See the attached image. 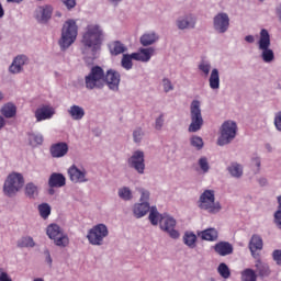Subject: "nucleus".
Instances as JSON below:
<instances>
[{
  "label": "nucleus",
  "instance_id": "obj_2",
  "mask_svg": "<svg viewBox=\"0 0 281 281\" xmlns=\"http://www.w3.org/2000/svg\"><path fill=\"white\" fill-rule=\"evenodd\" d=\"M78 38V24L76 20H67L61 27V35L58 45L61 52H67Z\"/></svg>",
  "mask_w": 281,
  "mask_h": 281
},
{
  "label": "nucleus",
  "instance_id": "obj_39",
  "mask_svg": "<svg viewBox=\"0 0 281 281\" xmlns=\"http://www.w3.org/2000/svg\"><path fill=\"white\" fill-rule=\"evenodd\" d=\"M18 247L23 248H33L36 247V243H34V238L32 236H24L18 240Z\"/></svg>",
  "mask_w": 281,
  "mask_h": 281
},
{
  "label": "nucleus",
  "instance_id": "obj_45",
  "mask_svg": "<svg viewBox=\"0 0 281 281\" xmlns=\"http://www.w3.org/2000/svg\"><path fill=\"white\" fill-rule=\"evenodd\" d=\"M40 212V216H42L45 220L49 218V214H52V206L47 203H42L37 207Z\"/></svg>",
  "mask_w": 281,
  "mask_h": 281
},
{
  "label": "nucleus",
  "instance_id": "obj_17",
  "mask_svg": "<svg viewBox=\"0 0 281 281\" xmlns=\"http://www.w3.org/2000/svg\"><path fill=\"white\" fill-rule=\"evenodd\" d=\"M36 122H45V120H52L56 115V109L52 105H41L35 110Z\"/></svg>",
  "mask_w": 281,
  "mask_h": 281
},
{
  "label": "nucleus",
  "instance_id": "obj_55",
  "mask_svg": "<svg viewBox=\"0 0 281 281\" xmlns=\"http://www.w3.org/2000/svg\"><path fill=\"white\" fill-rule=\"evenodd\" d=\"M274 126L277 131H281V111L278 112L274 116Z\"/></svg>",
  "mask_w": 281,
  "mask_h": 281
},
{
  "label": "nucleus",
  "instance_id": "obj_30",
  "mask_svg": "<svg viewBox=\"0 0 281 281\" xmlns=\"http://www.w3.org/2000/svg\"><path fill=\"white\" fill-rule=\"evenodd\" d=\"M110 54L112 56H120V54H125L128 52V47L124 45L121 41H114L109 44Z\"/></svg>",
  "mask_w": 281,
  "mask_h": 281
},
{
  "label": "nucleus",
  "instance_id": "obj_63",
  "mask_svg": "<svg viewBox=\"0 0 281 281\" xmlns=\"http://www.w3.org/2000/svg\"><path fill=\"white\" fill-rule=\"evenodd\" d=\"M3 126H5V119L2 115H0V131L1 128H3Z\"/></svg>",
  "mask_w": 281,
  "mask_h": 281
},
{
  "label": "nucleus",
  "instance_id": "obj_41",
  "mask_svg": "<svg viewBox=\"0 0 281 281\" xmlns=\"http://www.w3.org/2000/svg\"><path fill=\"white\" fill-rule=\"evenodd\" d=\"M258 276L254 269L247 268L241 272V281H257Z\"/></svg>",
  "mask_w": 281,
  "mask_h": 281
},
{
  "label": "nucleus",
  "instance_id": "obj_16",
  "mask_svg": "<svg viewBox=\"0 0 281 281\" xmlns=\"http://www.w3.org/2000/svg\"><path fill=\"white\" fill-rule=\"evenodd\" d=\"M68 176L72 183H87L89 178H87V170L79 169L75 165L68 168Z\"/></svg>",
  "mask_w": 281,
  "mask_h": 281
},
{
  "label": "nucleus",
  "instance_id": "obj_28",
  "mask_svg": "<svg viewBox=\"0 0 281 281\" xmlns=\"http://www.w3.org/2000/svg\"><path fill=\"white\" fill-rule=\"evenodd\" d=\"M255 269H256V273H258L260 278H269V276H271V269L269 268V263L260 259L256 260Z\"/></svg>",
  "mask_w": 281,
  "mask_h": 281
},
{
  "label": "nucleus",
  "instance_id": "obj_22",
  "mask_svg": "<svg viewBox=\"0 0 281 281\" xmlns=\"http://www.w3.org/2000/svg\"><path fill=\"white\" fill-rule=\"evenodd\" d=\"M213 249L217 256L222 257L232 256V254H234V246L229 241H220L214 245Z\"/></svg>",
  "mask_w": 281,
  "mask_h": 281
},
{
  "label": "nucleus",
  "instance_id": "obj_42",
  "mask_svg": "<svg viewBox=\"0 0 281 281\" xmlns=\"http://www.w3.org/2000/svg\"><path fill=\"white\" fill-rule=\"evenodd\" d=\"M217 273H220L221 278H223L224 280H227L232 276V271L229 270V267L225 262L218 265Z\"/></svg>",
  "mask_w": 281,
  "mask_h": 281
},
{
  "label": "nucleus",
  "instance_id": "obj_44",
  "mask_svg": "<svg viewBox=\"0 0 281 281\" xmlns=\"http://www.w3.org/2000/svg\"><path fill=\"white\" fill-rule=\"evenodd\" d=\"M198 166L203 175H207V172H210V160L207 157H200L198 160Z\"/></svg>",
  "mask_w": 281,
  "mask_h": 281
},
{
  "label": "nucleus",
  "instance_id": "obj_46",
  "mask_svg": "<svg viewBox=\"0 0 281 281\" xmlns=\"http://www.w3.org/2000/svg\"><path fill=\"white\" fill-rule=\"evenodd\" d=\"M190 144L196 150H201V148H203V145H204L203 138H201V136H192L190 138Z\"/></svg>",
  "mask_w": 281,
  "mask_h": 281
},
{
  "label": "nucleus",
  "instance_id": "obj_14",
  "mask_svg": "<svg viewBox=\"0 0 281 281\" xmlns=\"http://www.w3.org/2000/svg\"><path fill=\"white\" fill-rule=\"evenodd\" d=\"M122 81V75L115 69H109L104 74V80L106 87L110 89V91H114V93H117L120 91V82Z\"/></svg>",
  "mask_w": 281,
  "mask_h": 281
},
{
  "label": "nucleus",
  "instance_id": "obj_48",
  "mask_svg": "<svg viewBox=\"0 0 281 281\" xmlns=\"http://www.w3.org/2000/svg\"><path fill=\"white\" fill-rule=\"evenodd\" d=\"M142 139H144V131L142 127H137L133 132V142L134 144H142Z\"/></svg>",
  "mask_w": 281,
  "mask_h": 281
},
{
  "label": "nucleus",
  "instance_id": "obj_62",
  "mask_svg": "<svg viewBox=\"0 0 281 281\" xmlns=\"http://www.w3.org/2000/svg\"><path fill=\"white\" fill-rule=\"evenodd\" d=\"M5 16V10H3V4L0 2V19H3Z\"/></svg>",
  "mask_w": 281,
  "mask_h": 281
},
{
  "label": "nucleus",
  "instance_id": "obj_31",
  "mask_svg": "<svg viewBox=\"0 0 281 281\" xmlns=\"http://www.w3.org/2000/svg\"><path fill=\"white\" fill-rule=\"evenodd\" d=\"M227 172L233 177V179H240L244 175V167L238 162H231L227 167Z\"/></svg>",
  "mask_w": 281,
  "mask_h": 281
},
{
  "label": "nucleus",
  "instance_id": "obj_21",
  "mask_svg": "<svg viewBox=\"0 0 281 281\" xmlns=\"http://www.w3.org/2000/svg\"><path fill=\"white\" fill-rule=\"evenodd\" d=\"M155 56V48H139L137 53H133V60H138L139 63H150V59Z\"/></svg>",
  "mask_w": 281,
  "mask_h": 281
},
{
  "label": "nucleus",
  "instance_id": "obj_50",
  "mask_svg": "<svg viewBox=\"0 0 281 281\" xmlns=\"http://www.w3.org/2000/svg\"><path fill=\"white\" fill-rule=\"evenodd\" d=\"M251 166H255L256 173L260 172V166H262V161L260 160V157L258 156H252L251 157Z\"/></svg>",
  "mask_w": 281,
  "mask_h": 281
},
{
  "label": "nucleus",
  "instance_id": "obj_52",
  "mask_svg": "<svg viewBox=\"0 0 281 281\" xmlns=\"http://www.w3.org/2000/svg\"><path fill=\"white\" fill-rule=\"evenodd\" d=\"M272 258H273L274 262L277 265H279V267H281V250L280 249L273 250Z\"/></svg>",
  "mask_w": 281,
  "mask_h": 281
},
{
  "label": "nucleus",
  "instance_id": "obj_26",
  "mask_svg": "<svg viewBox=\"0 0 281 281\" xmlns=\"http://www.w3.org/2000/svg\"><path fill=\"white\" fill-rule=\"evenodd\" d=\"M139 41L143 47H150V45H155V43L159 41V34H157L155 31L147 32L140 36Z\"/></svg>",
  "mask_w": 281,
  "mask_h": 281
},
{
  "label": "nucleus",
  "instance_id": "obj_51",
  "mask_svg": "<svg viewBox=\"0 0 281 281\" xmlns=\"http://www.w3.org/2000/svg\"><path fill=\"white\" fill-rule=\"evenodd\" d=\"M273 223H274L277 229H280V232H281V212H274Z\"/></svg>",
  "mask_w": 281,
  "mask_h": 281
},
{
  "label": "nucleus",
  "instance_id": "obj_54",
  "mask_svg": "<svg viewBox=\"0 0 281 281\" xmlns=\"http://www.w3.org/2000/svg\"><path fill=\"white\" fill-rule=\"evenodd\" d=\"M61 3L67 8V10H74L76 8V0H60Z\"/></svg>",
  "mask_w": 281,
  "mask_h": 281
},
{
  "label": "nucleus",
  "instance_id": "obj_23",
  "mask_svg": "<svg viewBox=\"0 0 281 281\" xmlns=\"http://www.w3.org/2000/svg\"><path fill=\"white\" fill-rule=\"evenodd\" d=\"M67 186V178L65 175L53 172L48 178V188H65Z\"/></svg>",
  "mask_w": 281,
  "mask_h": 281
},
{
  "label": "nucleus",
  "instance_id": "obj_1",
  "mask_svg": "<svg viewBox=\"0 0 281 281\" xmlns=\"http://www.w3.org/2000/svg\"><path fill=\"white\" fill-rule=\"evenodd\" d=\"M104 43V30L100 24H89L86 26L81 37V54L86 60H95Z\"/></svg>",
  "mask_w": 281,
  "mask_h": 281
},
{
  "label": "nucleus",
  "instance_id": "obj_64",
  "mask_svg": "<svg viewBox=\"0 0 281 281\" xmlns=\"http://www.w3.org/2000/svg\"><path fill=\"white\" fill-rule=\"evenodd\" d=\"M109 2H110L112 5H120V3H122V0H109Z\"/></svg>",
  "mask_w": 281,
  "mask_h": 281
},
{
  "label": "nucleus",
  "instance_id": "obj_15",
  "mask_svg": "<svg viewBox=\"0 0 281 281\" xmlns=\"http://www.w3.org/2000/svg\"><path fill=\"white\" fill-rule=\"evenodd\" d=\"M176 26L178 30H194L196 27V15L194 13H184L176 20Z\"/></svg>",
  "mask_w": 281,
  "mask_h": 281
},
{
  "label": "nucleus",
  "instance_id": "obj_24",
  "mask_svg": "<svg viewBox=\"0 0 281 281\" xmlns=\"http://www.w3.org/2000/svg\"><path fill=\"white\" fill-rule=\"evenodd\" d=\"M248 247L252 258H258V255L256 254V251H262V247H263L262 237H260L259 235H252L248 244Z\"/></svg>",
  "mask_w": 281,
  "mask_h": 281
},
{
  "label": "nucleus",
  "instance_id": "obj_19",
  "mask_svg": "<svg viewBox=\"0 0 281 281\" xmlns=\"http://www.w3.org/2000/svg\"><path fill=\"white\" fill-rule=\"evenodd\" d=\"M54 8L49 4L37 7L35 10V19L38 23H47L52 19Z\"/></svg>",
  "mask_w": 281,
  "mask_h": 281
},
{
  "label": "nucleus",
  "instance_id": "obj_27",
  "mask_svg": "<svg viewBox=\"0 0 281 281\" xmlns=\"http://www.w3.org/2000/svg\"><path fill=\"white\" fill-rule=\"evenodd\" d=\"M209 87L213 91H218L221 89V74L218 68H213L209 77Z\"/></svg>",
  "mask_w": 281,
  "mask_h": 281
},
{
  "label": "nucleus",
  "instance_id": "obj_36",
  "mask_svg": "<svg viewBox=\"0 0 281 281\" xmlns=\"http://www.w3.org/2000/svg\"><path fill=\"white\" fill-rule=\"evenodd\" d=\"M183 243L190 249H194V247H196V235L192 232H186L183 235Z\"/></svg>",
  "mask_w": 281,
  "mask_h": 281
},
{
  "label": "nucleus",
  "instance_id": "obj_53",
  "mask_svg": "<svg viewBox=\"0 0 281 281\" xmlns=\"http://www.w3.org/2000/svg\"><path fill=\"white\" fill-rule=\"evenodd\" d=\"M155 128L156 131H161V128H164V114H160V116L156 119Z\"/></svg>",
  "mask_w": 281,
  "mask_h": 281
},
{
  "label": "nucleus",
  "instance_id": "obj_10",
  "mask_svg": "<svg viewBox=\"0 0 281 281\" xmlns=\"http://www.w3.org/2000/svg\"><path fill=\"white\" fill-rule=\"evenodd\" d=\"M46 234L50 240H54L57 247H67L69 245V237L63 233V228L58 224L48 225Z\"/></svg>",
  "mask_w": 281,
  "mask_h": 281
},
{
  "label": "nucleus",
  "instance_id": "obj_6",
  "mask_svg": "<svg viewBox=\"0 0 281 281\" xmlns=\"http://www.w3.org/2000/svg\"><path fill=\"white\" fill-rule=\"evenodd\" d=\"M86 89H102L104 87V69L100 66H93L90 72L85 77Z\"/></svg>",
  "mask_w": 281,
  "mask_h": 281
},
{
  "label": "nucleus",
  "instance_id": "obj_35",
  "mask_svg": "<svg viewBox=\"0 0 281 281\" xmlns=\"http://www.w3.org/2000/svg\"><path fill=\"white\" fill-rule=\"evenodd\" d=\"M198 69L204 76L207 78L210 76V72L212 71V61L207 59H201L198 64Z\"/></svg>",
  "mask_w": 281,
  "mask_h": 281
},
{
  "label": "nucleus",
  "instance_id": "obj_59",
  "mask_svg": "<svg viewBox=\"0 0 281 281\" xmlns=\"http://www.w3.org/2000/svg\"><path fill=\"white\" fill-rule=\"evenodd\" d=\"M0 281H12V279L8 276V272H1Z\"/></svg>",
  "mask_w": 281,
  "mask_h": 281
},
{
  "label": "nucleus",
  "instance_id": "obj_25",
  "mask_svg": "<svg viewBox=\"0 0 281 281\" xmlns=\"http://www.w3.org/2000/svg\"><path fill=\"white\" fill-rule=\"evenodd\" d=\"M150 203L148 202L135 203L133 206V214L135 218H144V216L150 212Z\"/></svg>",
  "mask_w": 281,
  "mask_h": 281
},
{
  "label": "nucleus",
  "instance_id": "obj_38",
  "mask_svg": "<svg viewBox=\"0 0 281 281\" xmlns=\"http://www.w3.org/2000/svg\"><path fill=\"white\" fill-rule=\"evenodd\" d=\"M117 194L122 201H133V190L128 187H121L117 190Z\"/></svg>",
  "mask_w": 281,
  "mask_h": 281
},
{
  "label": "nucleus",
  "instance_id": "obj_12",
  "mask_svg": "<svg viewBox=\"0 0 281 281\" xmlns=\"http://www.w3.org/2000/svg\"><path fill=\"white\" fill-rule=\"evenodd\" d=\"M130 168L137 171L138 175H144L146 172V160L144 151L135 150L132 156L127 159Z\"/></svg>",
  "mask_w": 281,
  "mask_h": 281
},
{
  "label": "nucleus",
  "instance_id": "obj_5",
  "mask_svg": "<svg viewBox=\"0 0 281 281\" xmlns=\"http://www.w3.org/2000/svg\"><path fill=\"white\" fill-rule=\"evenodd\" d=\"M25 186L23 175L13 172L10 173L3 184V192L5 196H14Z\"/></svg>",
  "mask_w": 281,
  "mask_h": 281
},
{
  "label": "nucleus",
  "instance_id": "obj_13",
  "mask_svg": "<svg viewBox=\"0 0 281 281\" xmlns=\"http://www.w3.org/2000/svg\"><path fill=\"white\" fill-rule=\"evenodd\" d=\"M213 30L216 34H225L229 31V14L218 12L213 16Z\"/></svg>",
  "mask_w": 281,
  "mask_h": 281
},
{
  "label": "nucleus",
  "instance_id": "obj_61",
  "mask_svg": "<svg viewBox=\"0 0 281 281\" xmlns=\"http://www.w3.org/2000/svg\"><path fill=\"white\" fill-rule=\"evenodd\" d=\"M278 209L276 212H281V194L277 196Z\"/></svg>",
  "mask_w": 281,
  "mask_h": 281
},
{
  "label": "nucleus",
  "instance_id": "obj_58",
  "mask_svg": "<svg viewBox=\"0 0 281 281\" xmlns=\"http://www.w3.org/2000/svg\"><path fill=\"white\" fill-rule=\"evenodd\" d=\"M244 41H246V43H249L250 45L256 43V37L254 35H246L244 37Z\"/></svg>",
  "mask_w": 281,
  "mask_h": 281
},
{
  "label": "nucleus",
  "instance_id": "obj_47",
  "mask_svg": "<svg viewBox=\"0 0 281 281\" xmlns=\"http://www.w3.org/2000/svg\"><path fill=\"white\" fill-rule=\"evenodd\" d=\"M161 85L165 93L175 91V85H172V81L168 77L162 78Z\"/></svg>",
  "mask_w": 281,
  "mask_h": 281
},
{
  "label": "nucleus",
  "instance_id": "obj_8",
  "mask_svg": "<svg viewBox=\"0 0 281 281\" xmlns=\"http://www.w3.org/2000/svg\"><path fill=\"white\" fill-rule=\"evenodd\" d=\"M191 123L188 127L189 133H196L203 128V114L201 113V101L193 100L190 104Z\"/></svg>",
  "mask_w": 281,
  "mask_h": 281
},
{
  "label": "nucleus",
  "instance_id": "obj_34",
  "mask_svg": "<svg viewBox=\"0 0 281 281\" xmlns=\"http://www.w3.org/2000/svg\"><path fill=\"white\" fill-rule=\"evenodd\" d=\"M1 115L10 120L16 115V105L14 103H7L0 109Z\"/></svg>",
  "mask_w": 281,
  "mask_h": 281
},
{
  "label": "nucleus",
  "instance_id": "obj_11",
  "mask_svg": "<svg viewBox=\"0 0 281 281\" xmlns=\"http://www.w3.org/2000/svg\"><path fill=\"white\" fill-rule=\"evenodd\" d=\"M159 227L161 232H165V234H168L173 240L179 239L181 234H179V231H177V220L172 217L171 215L164 213V216L160 220Z\"/></svg>",
  "mask_w": 281,
  "mask_h": 281
},
{
  "label": "nucleus",
  "instance_id": "obj_37",
  "mask_svg": "<svg viewBox=\"0 0 281 281\" xmlns=\"http://www.w3.org/2000/svg\"><path fill=\"white\" fill-rule=\"evenodd\" d=\"M25 195L29 199H36V196H38V186H36L34 182L26 183Z\"/></svg>",
  "mask_w": 281,
  "mask_h": 281
},
{
  "label": "nucleus",
  "instance_id": "obj_18",
  "mask_svg": "<svg viewBox=\"0 0 281 281\" xmlns=\"http://www.w3.org/2000/svg\"><path fill=\"white\" fill-rule=\"evenodd\" d=\"M25 65H30V58L27 55H18L13 58V61L9 67V71L10 74H21L23 72V67H25Z\"/></svg>",
  "mask_w": 281,
  "mask_h": 281
},
{
  "label": "nucleus",
  "instance_id": "obj_57",
  "mask_svg": "<svg viewBox=\"0 0 281 281\" xmlns=\"http://www.w3.org/2000/svg\"><path fill=\"white\" fill-rule=\"evenodd\" d=\"M44 255H45V260H46L47 265H49L52 267L53 260H52V255L49 254V250H45Z\"/></svg>",
  "mask_w": 281,
  "mask_h": 281
},
{
  "label": "nucleus",
  "instance_id": "obj_4",
  "mask_svg": "<svg viewBox=\"0 0 281 281\" xmlns=\"http://www.w3.org/2000/svg\"><path fill=\"white\" fill-rule=\"evenodd\" d=\"M198 207L207 212L209 214H218L223 206L221 202H216V194L214 190L206 189L204 190L198 200Z\"/></svg>",
  "mask_w": 281,
  "mask_h": 281
},
{
  "label": "nucleus",
  "instance_id": "obj_7",
  "mask_svg": "<svg viewBox=\"0 0 281 281\" xmlns=\"http://www.w3.org/2000/svg\"><path fill=\"white\" fill-rule=\"evenodd\" d=\"M221 135L217 139L218 146H227L236 139V133H238V125L234 121H226L222 124Z\"/></svg>",
  "mask_w": 281,
  "mask_h": 281
},
{
  "label": "nucleus",
  "instance_id": "obj_3",
  "mask_svg": "<svg viewBox=\"0 0 281 281\" xmlns=\"http://www.w3.org/2000/svg\"><path fill=\"white\" fill-rule=\"evenodd\" d=\"M260 52V58L267 65H271L276 60V53L271 49V34L267 29H261L259 32V40L257 42Z\"/></svg>",
  "mask_w": 281,
  "mask_h": 281
},
{
  "label": "nucleus",
  "instance_id": "obj_32",
  "mask_svg": "<svg viewBox=\"0 0 281 281\" xmlns=\"http://www.w3.org/2000/svg\"><path fill=\"white\" fill-rule=\"evenodd\" d=\"M200 237L202 240L214 243L218 240V231H216V228H206L200 233Z\"/></svg>",
  "mask_w": 281,
  "mask_h": 281
},
{
  "label": "nucleus",
  "instance_id": "obj_43",
  "mask_svg": "<svg viewBox=\"0 0 281 281\" xmlns=\"http://www.w3.org/2000/svg\"><path fill=\"white\" fill-rule=\"evenodd\" d=\"M121 66L123 69H126V71H130V69H133V53L131 55L124 54L121 59Z\"/></svg>",
  "mask_w": 281,
  "mask_h": 281
},
{
  "label": "nucleus",
  "instance_id": "obj_33",
  "mask_svg": "<svg viewBox=\"0 0 281 281\" xmlns=\"http://www.w3.org/2000/svg\"><path fill=\"white\" fill-rule=\"evenodd\" d=\"M164 216V214H160L159 211L157 210V206H151L149 209V223H151V225L157 226L161 224V217Z\"/></svg>",
  "mask_w": 281,
  "mask_h": 281
},
{
  "label": "nucleus",
  "instance_id": "obj_9",
  "mask_svg": "<svg viewBox=\"0 0 281 281\" xmlns=\"http://www.w3.org/2000/svg\"><path fill=\"white\" fill-rule=\"evenodd\" d=\"M109 236V227L105 224H97L89 229L87 238L90 245L101 247L104 245V238Z\"/></svg>",
  "mask_w": 281,
  "mask_h": 281
},
{
  "label": "nucleus",
  "instance_id": "obj_40",
  "mask_svg": "<svg viewBox=\"0 0 281 281\" xmlns=\"http://www.w3.org/2000/svg\"><path fill=\"white\" fill-rule=\"evenodd\" d=\"M29 144L33 147L41 146L43 144V134L29 133Z\"/></svg>",
  "mask_w": 281,
  "mask_h": 281
},
{
  "label": "nucleus",
  "instance_id": "obj_60",
  "mask_svg": "<svg viewBox=\"0 0 281 281\" xmlns=\"http://www.w3.org/2000/svg\"><path fill=\"white\" fill-rule=\"evenodd\" d=\"M276 14L279 20V23H281V3L276 7Z\"/></svg>",
  "mask_w": 281,
  "mask_h": 281
},
{
  "label": "nucleus",
  "instance_id": "obj_20",
  "mask_svg": "<svg viewBox=\"0 0 281 281\" xmlns=\"http://www.w3.org/2000/svg\"><path fill=\"white\" fill-rule=\"evenodd\" d=\"M69 153V145L65 142L53 144L49 148L50 157L54 159H60Z\"/></svg>",
  "mask_w": 281,
  "mask_h": 281
},
{
  "label": "nucleus",
  "instance_id": "obj_29",
  "mask_svg": "<svg viewBox=\"0 0 281 281\" xmlns=\"http://www.w3.org/2000/svg\"><path fill=\"white\" fill-rule=\"evenodd\" d=\"M67 113L75 122H80V120H82L86 115L85 108L76 104L71 105L67 110Z\"/></svg>",
  "mask_w": 281,
  "mask_h": 281
},
{
  "label": "nucleus",
  "instance_id": "obj_56",
  "mask_svg": "<svg viewBox=\"0 0 281 281\" xmlns=\"http://www.w3.org/2000/svg\"><path fill=\"white\" fill-rule=\"evenodd\" d=\"M257 182L259 183V186H260L261 188H265V187L269 186V180H267L266 177H260V178H258V179H257Z\"/></svg>",
  "mask_w": 281,
  "mask_h": 281
},
{
  "label": "nucleus",
  "instance_id": "obj_49",
  "mask_svg": "<svg viewBox=\"0 0 281 281\" xmlns=\"http://www.w3.org/2000/svg\"><path fill=\"white\" fill-rule=\"evenodd\" d=\"M137 191L140 194L139 203H148V201H150V191H148L144 188H138Z\"/></svg>",
  "mask_w": 281,
  "mask_h": 281
}]
</instances>
